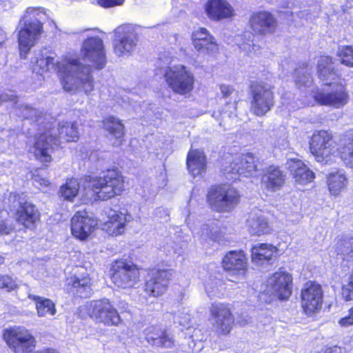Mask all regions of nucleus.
Returning a JSON list of instances; mask_svg holds the SVG:
<instances>
[{"mask_svg": "<svg viewBox=\"0 0 353 353\" xmlns=\"http://www.w3.org/2000/svg\"><path fill=\"white\" fill-rule=\"evenodd\" d=\"M13 101L14 105H17V96L10 92V94L3 93L0 94V103L3 101Z\"/></svg>", "mask_w": 353, "mask_h": 353, "instance_id": "3c124183", "label": "nucleus"}, {"mask_svg": "<svg viewBox=\"0 0 353 353\" xmlns=\"http://www.w3.org/2000/svg\"><path fill=\"white\" fill-rule=\"evenodd\" d=\"M259 160L253 154H243L224 168V174L230 180H236L237 176H252L259 170Z\"/></svg>", "mask_w": 353, "mask_h": 353, "instance_id": "f8f14e48", "label": "nucleus"}, {"mask_svg": "<svg viewBox=\"0 0 353 353\" xmlns=\"http://www.w3.org/2000/svg\"><path fill=\"white\" fill-rule=\"evenodd\" d=\"M220 90L224 99L223 102L224 106L220 110L218 116H216L214 112L213 117H216L218 120H219V117H221L220 125H221L225 119H232L236 117L237 97L236 93L232 86L221 85Z\"/></svg>", "mask_w": 353, "mask_h": 353, "instance_id": "4be33fe9", "label": "nucleus"}, {"mask_svg": "<svg viewBox=\"0 0 353 353\" xmlns=\"http://www.w3.org/2000/svg\"><path fill=\"white\" fill-rule=\"evenodd\" d=\"M285 165L297 183L305 185L314 179V173L300 159H288Z\"/></svg>", "mask_w": 353, "mask_h": 353, "instance_id": "c85d7f7f", "label": "nucleus"}, {"mask_svg": "<svg viewBox=\"0 0 353 353\" xmlns=\"http://www.w3.org/2000/svg\"><path fill=\"white\" fill-rule=\"evenodd\" d=\"M171 276L170 270H152L145 278V293L154 297L161 296L167 290Z\"/></svg>", "mask_w": 353, "mask_h": 353, "instance_id": "f3484780", "label": "nucleus"}, {"mask_svg": "<svg viewBox=\"0 0 353 353\" xmlns=\"http://www.w3.org/2000/svg\"><path fill=\"white\" fill-rule=\"evenodd\" d=\"M209 310L214 321V325L221 333L228 334L234 323V318L228 306L223 303L214 302Z\"/></svg>", "mask_w": 353, "mask_h": 353, "instance_id": "aec40b11", "label": "nucleus"}, {"mask_svg": "<svg viewBox=\"0 0 353 353\" xmlns=\"http://www.w3.org/2000/svg\"><path fill=\"white\" fill-rule=\"evenodd\" d=\"M208 17L214 21H219L231 17L234 10L226 0H208L205 5Z\"/></svg>", "mask_w": 353, "mask_h": 353, "instance_id": "393cba45", "label": "nucleus"}, {"mask_svg": "<svg viewBox=\"0 0 353 353\" xmlns=\"http://www.w3.org/2000/svg\"><path fill=\"white\" fill-rule=\"evenodd\" d=\"M240 195L237 190L228 185H215L207 194L209 207L217 212H230L239 204Z\"/></svg>", "mask_w": 353, "mask_h": 353, "instance_id": "6e6552de", "label": "nucleus"}, {"mask_svg": "<svg viewBox=\"0 0 353 353\" xmlns=\"http://www.w3.org/2000/svg\"><path fill=\"white\" fill-rule=\"evenodd\" d=\"M174 253H176V252H177V251H176V249L174 250Z\"/></svg>", "mask_w": 353, "mask_h": 353, "instance_id": "e2e57ef3", "label": "nucleus"}, {"mask_svg": "<svg viewBox=\"0 0 353 353\" xmlns=\"http://www.w3.org/2000/svg\"><path fill=\"white\" fill-rule=\"evenodd\" d=\"M79 190V183L76 179H70L66 181L61 188L59 193L65 200L72 201L77 195Z\"/></svg>", "mask_w": 353, "mask_h": 353, "instance_id": "a19ab883", "label": "nucleus"}, {"mask_svg": "<svg viewBox=\"0 0 353 353\" xmlns=\"http://www.w3.org/2000/svg\"><path fill=\"white\" fill-rule=\"evenodd\" d=\"M158 67V71L163 75L167 85L174 93L186 95L193 90L194 77L185 66L161 67L159 65Z\"/></svg>", "mask_w": 353, "mask_h": 353, "instance_id": "0eeeda50", "label": "nucleus"}, {"mask_svg": "<svg viewBox=\"0 0 353 353\" xmlns=\"http://www.w3.org/2000/svg\"><path fill=\"white\" fill-rule=\"evenodd\" d=\"M82 52L85 60L92 64L96 69H102L106 63L103 42L98 37L87 39L83 44Z\"/></svg>", "mask_w": 353, "mask_h": 353, "instance_id": "dca6fc26", "label": "nucleus"}, {"mask_svg": "<svg viewBox=\"0 0 353 353\" xmlns=\"http://www.w3.org/2000/svg\"><path fill=\"white\" fill-rule=\"evenodd\" d=\"M217 284V281H216L214 286H212L208 282L205 283V290L206 292L209 294V296H210L211 294L212 295L215 294V288H216Z\"/></svg>", "mask_w": 353, "mask_h": 353, "instance_id": "5fc2aeb1", "label": "nucleus"}, {"mask_svg": "<svg viewBox=\"0 0 353 353\" xmlns=\"http://www.w3.org/2000/svg\"><path fill=\"white\" fill-rule=\"evenodd\" d=\"M4 338L10 348L15 353H28L35 346L34 336L28 330L22 327L7 330Z\"/></svg>", "mask_w": 353, "mask_h": 353, "instance_id": "4468645a", "label": "nucleus"}, {"mask_svg": "<svg viewBox=\"0 0 353 353\" xmlns=\"http://www.w3.org/2000/svg\"><path fill=\"white\" fill-rule=\"evenodd\" d=\"M317 72L319 79L325 85L330 87L329 92H319L314 95L315 100L321 105L333 106L339 108L347 103L348 94L341 83H336L338 79L336 74L332 59L328 56H323L318 61Z\"/></svg>", "mask_w": 353, "mask_h": 353, "instance_id": "7ed1b4c3", "label": "nucleus"}, {"mask_svg": "<svg viewBox=\"0 0 353 353\" xmlns=\"http://www.w3.org/2000/svg\"><path fill=\"white\" fill-rule=\"evenodd\" d=\"M89 183L97 197L103 201L120 194L124 188L123 178L115 169L108 170L98 177L90 178Z\"/></svg>", "mask_w": 353, "mask_h": 353, "instance_id": "423d86ee", "label": "nucleus"}, {"mask_svg": "<svg viewBox=\"0 0 353 353\" xmlns=\"http://www.w3.org/2000/svg\"><path fill=\"white\" fill-rule=\"evenodd\" d=\"M17 286V281L12 276L0 274V289L10 292L16 290Z\"/></svg>", "mask_w": 353, "mask_h": 353, "instance_id": "a18cd8bd", "label": "nucleus"}, {"mask_svg": "<svg viewBox=\"0 0 353 353\" xmlns=\"http://www.w3.org/2000/svg\"><path fill=\"white\" fill-rule=\"evenodd\" d=\"M323 290L321 286L315 283H307L301 290V305L306 314L310 315L322 307Z\"/></svg>", "mask_w": 353, "mask_h": 353, "instance_id": "6ab92c4d", "label": "nucleus"}, {"mask_svg": "<svg viewBox=\"0 0 353 353\" xmlns=\"http://www.w3.org/2000/svg\"><path fill=\"white\" fill-rule=\"evenodd\" d=\"M337 252L338 254L343 256L347 261L353 259V238L342 240L337 246Z\"/></svg>", "mask_w": 353, "mask_h": 353, "instance_id": "37998d69", "label": "nucleus"}, {"mask_svg": "<svg viewBox=\"0 0 353 353\" xmlns=\"http://www.w3.org/2000/svg\"><path fill=\"white\" fill-rule=\"evenodd\" d=\"M36 302L37 314L39 316H44L48 314L54 315L56 312L54 303L48 299L37 296H29Z\"/></svg>", "mask_w": 353, "mask_h": 353, "instance_id": "58836bf2", "label": "nucleus"}, {"mask_svg": "<svg viewBox=\"0 0 353 353\" xmlns=\"http://www.w3.org/2000/svg\"><path fill=\"white\" fill-rule=\"evenodd\" d=\"M120 305H121L120 307L123 308V310H126L128 307V304L125 302H121Z\"/></svg>", "mask_w": 353, "mask_h": 353, "instance_id": "052dcab7", "label": "nucleus"}, {"mask_svg": "<svg viewBox=\"0 0 353 353\" xmlns=\"http://www.w3.org/2000/svg\"><path fill=\"white\" fill-rule=\"evenodd\" d=\"M312 81L311 77V68L308 64L303 63L295 70V83L299 87L309 86Z\"/></svg>", "mask_w": 353, "mask_h": 353, "instance_id": "79ce46f5", "label": "nucleus"}, {"mask_svg": "<svg viewBox=\"0 0 353 353\" xmlns=\"http://www.w3.org/2000/svg\"><path fill=\"white\" fill-rule=\"evenodd\" d=\"M33 180L34 182L38 183L39 185H43L45 187L48 186L50 184V182L48 180H47L46 179H41L37 175L34 176Z\"/></svg>", "mask_w": 353, "mask_h": 353, "instance_id": "6e6d98bb", "label": "nucleus"}, {"mask_svg": "<svg viewBox=\"0 0 353 353\" xmlns=\"http://www.w3.org/2000/svg\"><path fill=\"white\" fill-rule=\"evenodd\" d=\"M295 16L296 18H299V19L305 18V20H312V17H315L314 14L312 15L307 10L300 11V12L296 13Z\"/></svg>", "mask_w": 353, "mask_h": 353, "instance_id": "864d4df0", "label": "nucleus"}, {"mask_svg": "<svg viewBox=\"0 0 353 353\" xmlns=\"http://www.w3.org/2000/svg\"><path fill=\"white\" fill-rule=\"evenodd\" d=\"M252 262L257 266L271 263L276 258L278 249L268 243H258L252 248Z\"/></svg>", "mask_w": 353, "mask_h": 353, "instance_id": "c756f323", "label": "nucleus"}, {"mask_svg": "<svg viewBox=\"0 0 353 353\" xmlns=\"http://www.w3.org/2000/svg\"><path fill=\"white\" fill-rule=\"evenodd\" d=\"M347 178L343 170L330 172L327 176V185L331 194L337 196L345 189L347 184Z\"/></svg>", "mask_w": 353, "mask_h": 353, "instance_id": "c9c22d12", "label": "nucleus"}, {"mask_svg": "<svg viewBox=\"0 0 353 353\" xmlns=\"http://www.w3.org/2000/svg\"><path fill=\"white\" fill-rule=\"evenodd\" d=\"M251 110L259 117L265 115L274 106V93L270 85L263 82L252 83Z\"/></svg>", "mask_w": 353, "mask_h": 353, "instance_id": "9d476101", "label": "nucleus"}, {"mask_svg": "<svg viewBox=\"0 0 353 353\" xmlns=\"http://www.w3.org/2000/svg\"><path fill=\"white\" fill-rule=\"evenodd\" d=\"M292 276L285 272L273 274L267 281V292L280 300L288 299L292 294Z\"/></svg>", "mask_w": 353, "mask_h": 353, "instance_id": "a211bd4d", "label": "nucleus"}, {"mask_svg": "<svg viewBox=\"0 0 353 353\" xmlns=\"http://www.w3.org/2000/svg\"><path fill=\"white\" fill-rule=\"evenodd\" d=\"M192 44L200 53H212L218 50L214 37L205 28H200L192 32Z\"/></svg>", "mask_w": 353, "mask_h": 353, "instance_id": "a878e982", "label": "nucleus"}, {"mask_svg": "<svg viewBox=\"0 0 353 353\" xmlns=\"http://www.w3.org/2000/svg\"><path fill=\"white\" fill-rule=\"evenodd\" d=\"M4 208L13 212L16 220L26 228H33L39 221L40 213L23 194L10 192L3 200Z\"/></svg>", "mask_w": 353, "mask_h": 353, "instance_id": "39448f33", "label": "nucleus"}, {"mask_svg": "<svg viewBox=\"0 0 353 353\" xmlns=\"http://www.w3.org/2000/svg\"><path fill=\"white\" fill-rule=\"evenodd\" d=\"M339 323L344 327L353 325V307L350 310L348 316L341 319Z\"/></svg>", "mask_w": 353, "mask_h": 353, "instance_id": "8fccbe9b", "label": "nucleus"}, {"mask_svg": "<svg viewBox=\"0 0 353 353\" xmlns=\"http://www.w3.org/2000/svg\"><path fill=\"white\" fill-rule=\"evenodd\" d=\"M31 64L33 70L41 74L50 70L61 72L63 88L68 92L75 93L82 89L87 94L94 88L91 66L82 64L77 59L60 62L52 53L39 50L32 57Z\"/></svg>", "mask_w": 353, "mask_h": 353, "instance_id": "f257e3e1", "label": "nucleus"}, {"mask_svg": "<svg viewBox=\"0 0 353 353\" xmlns=\"http://www.w3.org/2000/svg\"><path fill=\"white\" fill-rule=\"evenodd\" d=\"M250 24L254 33L264 34L274 32L276 19L270 12L260 11L251 15Z\"/></svg>", "mask_w": 353, "mask_h": 353, "instance_id": "5701e85b", "label": "nucleus"}, {"mask_svg": "<svg viewBox=\"0 0 353 353\" xmlns=\"http://www.w3.org/2000/svg\"><path fill=\"white\" fill-rule=\"evenodd\" d=\"M223 267L232 275L243 276L247 268V259L243 251H230L223 259Z\"/></svg>", "mask_w": 353, "mask_h": 353, "instance_id": "bb28decb", "label": "nucleus"}, {"mask_svg": "<svg viewBox=\"0 0 353 353\" xmlns=\"http://www.w3.org/2000/svg\"><path fill=\"white\" fill-rule=\"evenodd\" d=\"M88 311L92 319L108 326L118 325L121 321L117 310L107 299L92 301Z\"/></svg>", "mask_w": 353, "mask_h": 353, "instance_id": "ddd939ff", "label": "nucleus"}, {"mask_svg": "<svg viewBox=\"0 0 353 353\" xmlns=\"http://www.w3.org/2000/svg\"><path fill=\"white\" fill-rule=\"evenodd\" d=\"M33 353H59L55 350L52 349H46L42 351H37Z\"/></svg>", "mask_w": 353, "mask_h": 353, "instance_id": "bf43d9fd", "label": "nucleus"}, {"mask_svg": "<svg viewBox=\"0 0 353 353\" xmlns=\"http://www.w3.org/2000/svg\"><path fill=\"white\" fill-rule=\"evenodd\" d=\"M125 0H97L99 5L103 8H112L121 6Z\"/></svg>", "mask_w": 353, "mask_h": 353, "instance_id": "09e8293b", "label": "nucleus"}, {"mask_svg": "<svg viewBox=\"0 0 353 353\" xmlns=\"http://www.w3.org/2000/svg\"><path fill=\"white\" fill-rule=\"evenodd\" d=\"M108 219L103 224V229L111 235L117 236L123 233L125 224L131 220L132 216L126 212L109 210Z\"/></svg>", "mask_w": 353, "mask_h": 353, "instance_id": "cd10ccee", "label": "nucleus"}, {"mask_svg": "<svg viewBox=\"0 0 353 353\" xmlns=\"http://www.w3.org/2000/svg\"><path fill=\"white\" fill-rule=\"evenodd\" d=\"M43 9L28 8L21 18L19 25L21 27L18 35L20 56L25 59L42 32L41 20L44 19Z\"/></svg>", "mask_w": 353, "mask_h": 353, "instance_id": "20e7f679", "label": "nucleus"}, {"mask_svg": "<svg viewBox=\"0 0 353 353\" xmlns=\"http://www.w3.org/2000/svg\"><path fill=\"white\" fill-rule=\"evenodd\" d=\"M7 39L6 33L3 30L0 29V50L4 46Z\"/></svg>", "mask_w": 353, "mask_h": 353, "instance_id": "13d9d810", "label": "nucleus"}, {"mask_svg": "<svg viewBox=\"0 0 353 353\" xmlns=\"http://www.w3.org/2000/svg\"><path fill=\"white\" fill-rule=\"evenodd\" d=\"M44 128L43 132L37 134L33 146L34 157L43 163L51 161L50 152L54 145H59L61 139L67 142L76 141L79 137L76 123L61 121L55 128L52 123L47 121Z\"/></svg>", "mask_w": 353, "mask_h": 353, "instance_id": "f03ea898", "label": "nucleus"}, {"mask_svg": "<svg viewBox=\"0 0 353 353\" xmlns=\"http://www.w3.org/2000/svg\"><path fill=\"white\" fill-rule=\"evenodd\" d=\"M13 230L6 221L0 220V234H8Z\"/></svg>", "mask_w": 353, "mask_h": 353, "instance_id": "603ef678", "label": "nucleus"}, {"mask_svg": "<svg viewBox=\"0 0 353 353\" xmlns=\"http://www.w3.org/2000/svg\"><path fill=\"white\" fill-rule=\"evenodd\" d=\"M195 234L199 237L200 241L202 243L211 244L214 242L220 243L222 241L220 228L217 223L214 221L202 225Z\"/></svg>", "mask_w": 353, "mask_h": 353, "instance_id": "473e14b6", "label": "nucleus"}, {"mask_svg": "<svg viewBox=\"0 0 353 353\" xmlns=\"http://www.w3.org/2000/svg\"><path fill=\"white\" fill-rule=\"evenodd\" d=\"M187 166L190 174L196 177L205 170L206 157L202 150H190L187 156Z\"/></svg>", "mask_w": 353, "mask_h": 353, "instance_id": "2f4dec72", "label": "nucleus"}, {"mask_svg": "<svg viewBox=\"0 0 353 353\" xmlns=\"http://www.w3.org/2000/svg\"><path fill=\"white\" fill-rule=\"evenodd\" d=\"M285 181L284 172L276 165H270L263 170L261 185L268 191L274 192L282 188Z\"/></svg>", "mask_w": 353, "mask_h": 353, "instance_id": "b1692460", "label": "nucleus"}, {"mask_svg": "<svg viewBox=\"0 0 353 353\" xmlns=\"http://www.w3.org/2000/svg\"><path fill=\"white\" fill-rule=\"evenodd\" d=\"M148 343L157 347H170L174 344L172 337L165 331L160 333L148 334Z\"/></svg>", "mask_w": 353, "mask_h": 353, "instance_id": "ea45409f", "label": "nucleus"}, {"mask_svg": "<svg viewBox=\"0 0 353 353\" xmlns=\"http://www.w3.org/2000/svg\"><path fill=\"white\" fill-rule=\"evenodd\" d=\"M281 14L286 15V19L288 21H296L294 13L293 12L287 10L285 12L280 11Z\"/></svg>", "mask_w": 353, "mask_h": 353, "instance_id": "4d7b16f0", "label": "nucleus"}, {"mask_svg": "<svg viewBox=\"0 0 353 353\" xmlns=\"http://www.w3.org/2000/svg\"><path fill=\"white\" fill-rule=\"evenodd\" d=\"M176 319L181 325L190 328L191 315L189 310L183 308L176 316Z\"/></svg>", "mask_w": 353, "mask_h": 353, "instance_id": "49530a36", "label": "nucleus"}, {"mask_svg": "<svg viewBox=\"0 0 353 353\" xmlns=\"http://www.w3.org/2000/svg\"><path fill=\"white\" fill-rule=\"evenodd\" d=\"M112 282L119 288L133 287L139 280V271L134 265L116 261L112 265Z\"/></svg>", "mask_w": 353, "mask_h": 353, "instance_id": "2eb2a0df", "label": "nucleus"}, {"mask_svg": "<svg viewBox=\"0 0 353 353\" xmlns=\"http://www.w3.org/2000/svg\"><path fill=\"white\" fill-rule=\"evenodd\" d=\"M137 42V34L132 26L123 25L114 30L113 46L117 56H130L134 51Z\"/></svg>", "mask_w": 353, "mask_h": 353, "instance_id": "9b49d317", "label": "nucleus"}, {"mask_svg": "<svg viewBox=\"0 0 353 353\" xmlns=\"http://www.w3.org/2000/svg\"><path fill=\"white\" fill-rule=\"evenodd\" d=\"M337 56L340 58L341 63L353 67V47L340 46L337 51Z\"/></svg>", "mask_w": 353, "mask_h": 353, "instance_id": "c03bdc74", "label": "nucleus"}, {"mask_svg": "<svg viewBox=\"0 0 353 353\" xmlns=\"http://www.w3.org/2000/svg\"><path fill=\"white\" fill-rule=\"evenodd\" d=\"M4 262V259L3 257L1 256H0V265L3 264Z\"/></svg>", "mask_w": 353, "mask_h": 353, "instance_id": "680f3d73", "label": "nucleus"}, {"mask_svg": "<svg viewBox=\"0 0 353 353\" xmlns=\"http://www.w3.org/2000/svg\"><path fill=\"white\" fill-rule=\"evenodd\" d=\"M103 127L108 132L110 138L114 139V145H119L124 137V125L121 121L114 117H109L103 121Z\"/></svg>", "mask_w": 353, "mask_h": 353, "instance_id": "72a5a7b5", "label": "nucleus"}, {"mask_svg": "<svg viewBox=\"0 0 353 353\" xmlns=\"http://www.w3.org/2000/svg\"><path fill=\"white\" fill-rule=\"evenodd\" d=\"M67 285L76 289V294L86 298L91 294L90 279L83 268H77L74 276L67 279Z\"/></svg>", "mask_w": 353, "mask_h": 353, "instance_id": "7c9ffc66", "label": "nucleus"}, {"mask_svg": "<svg viewBox=\"0 0 353 353\" xmlns=\"http://www.w3.org/2000/svg\"><path fill=\"white\" fill-rule=\"evenodd\" d=\"M341 158L347 167L353 169V132L344 134L339 141Z\"/></svg>", "mask_w": 353, "mask_h": 353, "instance_id": "f704fd0d", "label": "nucleus"}, {"mask_svg": "<svg viewBox=\"0 0 353 353\" xmlns=\"http://www.w3.org/2000/svg\"><path fill=\"white\" fill-rule=\"evenodd\" d=\"M310 149L315 159L327 164L332 161V157L340 151L331 133L325 130L314 132L310 143Z\"/></svg>", "mask_w": 353, "mask_h": 353, "instance_id": "1a4fd4ad", "label": "nucleus"}, {"mask_svg": "<svg viewBox=\"0 0 353 353\" xmlns=\"http://www.w3.org/2000/svg\"><path fill=\"white\" fill-rule=\"evenodd\" d=\"M97 225V221L83 211L77 212L71 219V230L77 238L84 240L91 234Z\"/></svg>", "mask_w": 353, "mask_h": 353, "instance_id": "412c9836", "label": "nucleus"}, {"mask_svg": "<svg viewBox=\"0 0 353 353\" xmlns=\"http://www.w3.org/2000/svg\"><path fill=\"white\" fill-rule=\"evenodd\" d=\"M248 230L252 235L259 236L268 232V223L261 215L250 214L247 220Z\"/></svg>", "mask_w": 353, "mask_h": 353, "instance_id": "4c0bfd02", "label": "nucleus"}, {"mask_svg": "<svg viewBox=\"0 0 353 353\" xmlns=\"http://www.w3.org/2000/svg\"><path fill=\"white\" fill-rule=\"evenodd\" d=\"M21 111V117L26 119L31 120L33 123H37L39 126L38 130L42 132L45 130V125L47 124L46 115L43 114L41 111L32 108L28 105H21L19 108Z\"/></svg>", "mask_w": 353, "mask_h": 353, "instance_id": "e433bc0d", "label": "nucleus"}, {"mask_svg": "<svg viewBox=\"0 0 353 353\" xmlns=\"http://www.w3.org/2000/svg\"><path fill=\"white\" fill-rule=\"evenodd\" d=\"M342 295L345 300H353V271L347 284L342 288Z\"/></svg>", "mask_w": 353, "mask_h": 353, "instance_id": "de8ad7c7", "label": "nucleus"}]
</instances>
